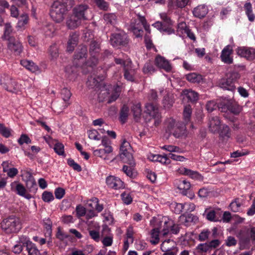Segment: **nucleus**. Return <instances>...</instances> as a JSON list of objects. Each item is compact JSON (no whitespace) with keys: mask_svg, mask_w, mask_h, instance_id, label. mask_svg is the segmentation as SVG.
Masks as SVG:
<instances>
[{"mask_svg":"<svg viewBox=\"0 0 255 255\" xmlns=\"http://www.w3.org/2000/svg\"><path fill=\"white\" fill-rule=\"evenodd\" d=\"M124 70V76L125 78L129 81H134V75L135 74V70L133 69L130 66H129L128 65H127V66H125Z\"/></svg>","mask_w":255,"mask_h":255,"instance_id":"obj_25","label":"nucleus"},{"mask_svg":"<svg viewBox=\"0 0 255 255\" xmlns=\"http://www.w3.org/2000/svg\"><path fill=\"white\" fill-rule=\"evenodd\" d=\"M238 199H236L234 201L232 202L230 204L229 206L231 210L234 212H237L241 206V204L238 202Z\"/></svg>","mask_w":255,"mask_h":255,"instance_id":"obj_62","label":"nucleus"},{"mask_svg":"<svg viewBox=\"0 0 255 255\" xmlns=\"http://www.w3.org/2000/svg\"><path fill=\"white\" fill-rule=\"evenodd\" d=\"M183 93L191 102L197 101L198 99V94L192 90H185Z\"/></svg>","mask_w":255,"mask_h":255,"instance_id":"obj_30","label":"nucleus"},{"mask_svg":"<svg viewBox=\"0 0 255 255\" xmlns=\"http://www.w3.org/2000/svg\"><path fill=\"white\" fill-rule=\"evenodd\" d=\"M142 70L144 74H151L155 71V69L151 63L147 62L144 64Z\"/></svg>","mask_w":255,"mask_h":255,"instance_id":"obj_49","label":"nucleus"},{"mask_svg":"<svg viewBox=\"0 0 255 255\" xmlns=\"http://www.w3.org/2000/svg\"><path fill=\"white\" fill-rule=\"evenodd\" d=\"M219 135L224 139H228L231 136V130L229 126L223 125L219 129Z\"/></svg>","mask_w":255,"mask_h":255,"instance_id":"obj_33","label":"nucleus"},{"mask_svg":"<svg viewBox=\"0 0 255 255\" xmlns=\"http://www.w3.org/2000/svg\"><path fill=\"white\" fill-rule=\"evenodd\" d=\"M129 108L126 105H124L120 109L119 119L122 124H125L128 119Z\"/></svg>","mask_w":255,"mask_h":255,"instance_id":"obj_21","label":"nucleus"},{"mask_svg":"<svg viewBox=\"0 0 255 255\" xmlns=\"http://www.w3.org/2000/svg\"><path fill=\"white\" fill-rule=\"evenodd\" d=\"M100 51V44L97 41L92 39L89 46V53L90 55L99 56Z\"/></svg>","mask_w":255,"mask_h":255,"instance_id":"obj_22","label":"nucleus"},{"mask_svg":"<svg viewBox=\"0 0 255 255\" xmlns=\"http://www.w3.org/2000/svg\"><path fill=\"white\" fill-rule=\"evenodd\" d=\"M186 79L192 83H200L203 81L202 76L195 73H192L186 75Z\"/></svg>","mask_w":255,"mask_h":255,"instance_id":"obj_31","label":"nucleus"},{"mask_svg":"<svg viewBox=\"0 0 255 255\" xmlns=\"http://www.w3.org/2000/svg\"><path fill=\"white\" fill-rule=\"evenodd\" d=\"M120 158L123 162L126 163L131 166H134L135 165L132 152H127L125 154H123Z\"/></svg>","mask_w":255,"mask_h":255,"instance_id":"obj_26","label":"nucleus"},{"mask_svg":"<svg viewBox=\"0 0 255 255\" xmlns=\"http://www.w3.org/2000/svg\"><path fill=\"white\" fill-rule=\"evenodd\" d=\"M56 238L60 241H63L65 239L69 238V236L64 233H63L60 227L57 228V232L56 235Z\"/></svg>","mask_w":255,"mask_h":255,"instance_id":"obj_59","label":"nucleus"},{"mask_svg":"<svg viewBox=\"0 0 255 255\" xmlns=\"http://www.w3.org/2000/svg\"><path fill=\"white\" fill-rule=\"evenodd\" d=\"M196 250L199 254H203L211 251L208 243L200 244L196 247Z\"/></svg>","mask_w":255,"mask_h":255,"instance_id":"obj_46","label":"nucleus"},{"mask_svg":"<svg viewBox=\"0 0 255 255\" xmlns=\"http://www.w3.org/2000/svg\"><path fill=\"white\" fill-rule=\"evenodd\" d=\"M230 101L224 100L218 103V108L222 112H226L229 110Z\"/></svg>","mask_w":255,"mask_h":255,"instance_id":"obj_39","label":"nucleus"},{"mask_svg":"<svg viewBox=\"0 0 255 255\" xmlns=\"http://www.w3.org/2000/svg\"><path fill=\"white\" fill-rule=\"evenodd\" d=\"M191 114L192 109L191 106L190 105L185 106L183 112V120L185 122V125L190 122Z\"/></svg>","mask_w":255,"mask_h":255,"instance_id":"obj_36","label":"nucleus"},{"mask_svg":"<svg viewBox=\"0 0 255 255\" xmlns=\"http://www.w3.org/2000/svg\"><path fill=\"white\" fill-rule=\"evenodd\" d=\"M104 19L107 24L114 25L117 22V16L114 13H106L104 15Z\"/></svg>","mask_w":255,"mask_h":255,"instance_id":"obj_37","label":"nucleus"},{"mask_svg":"<svg viewBox=\"0 0 255 255\" xmlns=\"http://www.w3.org/2000/svg\"><path fill=\"white\" fill-rule=\"evenodd\" d=\"M232 52L233 49L232 47L229 45L226 46L222 51L221 58L222 61L228 64L232 63L233 59L230 56Z\"/></svg>","mask_w":255,"mask_h":255,"instance_id":"obj_18","label":"nucleus"},{"mask_svg":"<svg viewBox=\"0 0 255 255\" xmlns=\"http://www.w3.org/2000/svg\"><path fill=\"white\" fill-rule=\"evenodd\" d=\"M218 108V104L214 101H208L206 105V109L209 113H211Z\"/></svg>","mask_w":255,"mask_h":255,"instance_id":"obj_51","label":"nucleus"},{"mask_svg":"<svg viewBox=\"0 0 255 255\" xmlns=\"http://www.w3.org/2000/svg\"><path fill=\"white\" fill-rule=\"evenodd\" d=\"M210 233V231L208 230H204L199 234L198 236V240L200 242L205 241L208 239Z\"/></svg>","mask_w":255,"mask_h":255,"instance_id":"obj_53","label":"nucleus"},{"mask_svg":"<svg viewBox=\"0 0 255 255\" xmlns=\"http://www.w3.org/2000/svg\"><path fill=\"white\" fill-rule=\"evenodd\" d=\"M67 162L68 165L70 167H72L74 170L78 172H80L82 170V168L80 165L76 163L73 159H69Z\"/></svg>","mask_w":255,"mask_h":255,"instance_id":"obj_58","label":"nucleus"},{"mask_svg":"<svg viewBox=\"0 0 255 255\" xmlns=\"http://www.w3.org/2000/svg\"><path fill=\"white\" fill-rule=\"evenodd\" d=\"M244 8L249 20L252 22L254 21L255 18V16L253 13L252 6L251 2H246L244 5Z\"/></svg>","mask_w":255,"mask_h":255,"instance_id":"obj_34","label":"nucleus"},{"mask_svg":"<svg viewBox=\"0 0 255 255\" xmlns=\"http://www.w3.org/2000/svg\"><path fill=\"white\" fill-rule=\"evenodd\" d=\"M91 57L88 61L86 62V65L88 67H93L96 66L98 63V55H90Z\"/></svg>","mask_w":255,"mask_h":255,"instance_id":"obj_48","label":"nucleus"},{"mask_svg":"<svg viewBox=\"0 0 255 255\" xmlns=\"http://www.w3.org/2000/svg\"><path fill=\"white\" fill-rule=\"evenodd\" d=\"M180 172L183 174L188 175L192 178L200 179L203 177L198 172L192 171L186 168H183L180 169Z\"/></svg>","mask_w":255,"mask_h":255,"instance_id":"obj_28","label":"nucleus"},{"mask_svg":"<svg viewBox=\"0 0 255 255\" xmlns=\"http://www.w3.org/2000/svg\"><path fill=\"white\" fill-rule=\"evenodd\" d=\"M76 212L77 217L80 218L85 215L86 209L81 205H78L76 206Z\"/></svg>","mask_w":255,"mask_h":255,"instance_id":"obj_57","label":"nucleus"},{"mask_svg":"<svg viewBox=\"0 0 255 255\" xmlns=\"http://www.w3.org/2000/svg\"><path fill=\"white\" fill-rule=\"evenodd\" d=\"M162 21H156L152 24L161 32H165L168 34H171L175 32V30L172 28V21L166 13L160 14Z\"/></svg>","mask_w":255,"mask_h":255,"instance_id":"obj_7","label":"nucleus"},{"mask_svg":"<svg viewBox=\"0 0 255 255\" xmlns=\"http://www.w3.org/2000/svg\"><path fill=\"white\" fill-rule=\"evenodd\" d=\"M182 218H185V222L186 223L194 222L195 223L198 218L197 216L193 215L192 214H184L181 216Z\"/></svg>","mask_w":255,"mask_h":255,"instance_id":"obj_50","label":"nucleus"},{"mask_svg":"<svg viewBox=\"0 0 255 255\" xmlns=\"http://www.w3.org/2000/svg\"><path fill=\"white\" fill-rule=\"evenodd\" d=\"M11 130L6 128L4 124H0V133L4 137L8 138L11 135Z\"/></svg>","mask_w":255,"mask_h":255,"instance_id":"obj_45","label":"nucleus"},{"mask_svg":"<svg viewBox=\"0 0 255 255\" xmlns=\"http://www.w3.org/2000/svg\"><path fill=\"white\" fill-rule=\"evenodd\" d=\"M238 55L244 57L249 60L255 59V49L247 47H239L237 51Z\"/></svg>","mask_w":255,"mask_h":255,"instance_id":"obj_14","label":"nucleus"},{"mask_svg":"<svg viewBox=\"0 0 255 255\" xmlns=\"http://www.w3.org/2000/svg\"><path fill=\"white\" fill-rule=\"evenodd\" d=\"M67 10L65 3L58 0L55 1L51 6L50 15L55 22L60 23L63 20L64 15Z\"/></svg>","mask_w":255,"mask_h":255,"instance_id":"obj_5","label":"nucleus"},{"mask_svg":"<svg viewBox=\"0 0 255 255\" xmlns=\"http://www.w3.org/2000/svg\"><path fill=\"white\" fill-rule=\"evenodd\" d=\"M174 103V100L173 94L168 93L164 96L162 104L165 109H169L173 106Z\"/></svg>","mask_w":255,"mask_h":255,"instance_id":"obj_24","label":"nucleus"},{"mask_svg":"<svg viewBox=\"0 0 255 255\" xmlns=\"http://www.w3.org/2000/svg\"><path fill=\"white\" fill-rule=\"evenodd\" d=\"M49 53L52 59H57L59 56L58 48L56 44H53L50 46Z\"/></svg>","mask_w":255,"mask_h":255,"instance_id":"obj_43","label":"nucleus"},{"mask_svg":"<svg viewBox=\"0 0 255 255\" xmlns=\"http://www.w3.org/2000/svg\"><path fill=\"white\" fill-rule=\"evenodd\" d=\"M1 228L7 234L16 233L21 228L20 219L14 215L9 216L2 221Z\"/></svg>","mask_w":255,"mask_h":255,"instance_id":"obj_2","label":"nucleus"},{"mask_svg":"<svg viewBox=\"0 0 255 255\" xmlns=\"http://www.w3.org/2000/svg\"><path fill=\"white\" fill-rule=\"evenodd\" d=\"M137 18L133 20L130 24L131 31L136 38H142L143 35V26L146 24L144 16L137 14Z\"/></svg>","mask_w":255,"mask_h":255,"instance_id":"obj_8","label":"nucleus"},{"mask_svg":"<svg viewBox=\"0 0 255 255\" xmlns=\"http://www.w3.org/2000/svg\"><path fill=\"white\" fill-rule=\"evenodd\" d=\"M7 46L8 48L15 53L16 54H19L22 51V46L21 43L16 40L15 38H10L9 40L7 41Z\"/></svg>","mask_w":255,"mask_h":255,"instance_id":"obj_19","label":"nucleus"},{"mask_svg":"<svg viewBox=\"0 0 255 255\" xmlns=\"http://www.w3.org/2000/svg\"><path fill=\"white\" fill-rule=\"evenodd\" d=\"M15 185V190L16 192V193L20 196L28 198L25 196L26 189L24 186L21 183H18L16 182H14L11 184V188H13Z\"/></svg>","mask_w":255,"mask_h":255,"instance_id":"obj_32","label":"nucleus"},{"mask_svg":"<svg viewBox=\"0 0 255 255\" xmlns=\"http://www.w3.org/2000/svg\"><path fill=\"white\" fill-rule=\"evenodd\" d=\"M131 112L133 113L134 119L135 120H138L141 115V105L139 103H138L135 105H133L131 107Z\"/></svg>","mask_w":255,"mask_h":255,"instance_id":"obj_35","label":"nucleus"},{"mask_svg":"<svg viewBox=\"0 0 255 255\" xmlns=\"http://www.w3.org/2000/svg\"><path fill=\"white\" fill-rule=\"evenodd\" d=\"M21 18L18 20V26L22 27L27 23L28 20V16L26 14H22L21 16Z\"/></svg>","mask_w":255,"mask_h":255,"instance_id":"obj_63","label":"nucleus"},{"mask_svg":"<svg viewBox=\"0 0 255 255\" xmlns=\"http://www.w3.org/2000/svg\"><path fill=\"white\" fill-rule=\"evenodd\" d=\"M165 124L166 132L169 134H173L176 138H179L183 135L185 129L184 123L176 122L173 118H169L167 119Z\"/></svg>","mask_w":255,"mask_h":255,"instance_id":"obj_4","label":"nucleus"},{"mask_svg":"<svg viewBox=\"0 0 255 255\" xmlns=\"http://www.w3.org/2000/svg\"><path fill=\"white\" fill-rule=\"evenodd\" d=\"M191 187L190 182L184 180L180 182L178 185V188L180 190H182V194L186 195L187 190H188Z\"/></svg>","mask_w":255,"mask_h":255,"instance_id":"obj_42","label":"nucleus"},{"mask_svg":"<svg viewBox=\"0 0 255 255\" xmlns=\"http://www.w3.org/2000/svg\"><path fill=\"white\" fill-rule=\"evenodd\" d=\"M25 177L27 189L30 192H35L37 189V184L32 173L29 171H26Z\"/></svg>","mask_w":255,"mask_h":255,"instance_id":"obj_16","label":"nucleus"},{"mask_svg":"<svg viewBox=\"0 0 255 255\" xmlns=\"http://www.w3.org/2000/svg\"><path fill=\"white\" fill-rule=\"evenodd\" d=\"M42 200L45 202H49L54 200L52 193L48 191H44L42 195Z\"/></svg>","mask_w":255,"mask_h":255,"instance_id":"obj_54","label":"nucleus"},{"mask_svg":"<svg viewBox=\"0 0 255 255\" xmlns=\"http://www.w3.org/2000/svg\"><path fill=\"white\" fill-rule=\"evenodd\" d=\"M18 142L20 145H22L23 143H30L31 140L26 134H22L20 137L18 139Z\"/></svg>","mask_w":255,"mask_h":255,"instance_id":"obj_55","label":"nucleus"},{"mask_svg":"<svg viewBox=\"0 0 255 255\" xmlns=\"http://www.w3.org/2000/svg\"><path fill=\"white\" fill-rule=\"evenodd\" d=\"M87 56V48L85 45H80L74 55L73 63L76 66H79L80 63V60H83Z\"/></svg>","mask_w":255,"mask_h":255,"instance_id":"obj_12","label":"nucleus"},{"mask_svg":"<svg viewBox=\"0 0 255 255\" xmlns=\"http://www.w3.org/2000/svg\"><path fill=\"white\" fill-rule=\"evenodd\" d=\"M155 64L158 67L165 70L166 72H169L171 70L172 67L168 61L160 55L156 57Z\"/></svg>","mask_w":255,"mask_h":255,"instance_id":"obj_17","label":"nucleus"},{"mask_svg":"<svg viewBox=\"0 0 255 255\" xmlns=\"http://www.w3.org/2000/svg\"><path fill=\"white\" fill-rule=\"evenodd\" d=\"M221 127V120L218 116H210L209 118L208 128L209 130L214 133L219 132Z\"/></svg>","mask_w":255,"mask_h":255,"instance_id":"obj_13","label":"nucleus"},{"mask_svg":"<svg viewBox=\"0 0 255 255\" xmlns=\"http://www.w3.org/2000/svg\"><path fill=\"white\" fill-rule=\"evenodd\" d=\"M26 250L28 253V255H40L39 251L37 249L35 245L32 243H29L27 245Z\"/></svg>","mask_w":255,"mask_h":255,"instance_id":"obj_41","label":"nucleus"},{"mask_svg":"<svg viewBox=\"0 0 255 255\" xmlns=\"http://www.w3.org/2000/svg\"><path fill=\"white\" fill-rule=\"evenodd\" d=\"M107 185L111 188L118 189L124 187V182L118 177L110 175L106 178Z\"/></svg>","mask_w":255,"mask_h":255,"instance_id":"obj_15","label":"nucleus"},{"mask_svg":"<svg viewBox=\"0 0 255 255\" xmlns=\"http://www.w3.org/2000/svg\"><path fill=\"white\" fill-rule=\"evenodd\" d=\"M121 197L123 201L126 204H129L132 201V198L129 193H127L125 192H123L121 194Z\"/></svg>","mask_w":255,"mask_h":255,"instance_id":"obj_56","label":"nucleus"},{"mask_svg":"<svg viewBox=\"0 0 255 255\" xmlns=\"http://www.w3.org/2000/svg\"><path fill=\"white\" fill-rule=\"evenodd\" d=\"M160 249L161 251H169V250L178 249V248L175 241L169 239L162 242L160 245Z\"/></svg>","mask_w":255,"mask_h":255,"instance_id":"obj_20","label":"nucleus"},{"mask_svg":"<svg viewBox=\"0 0 255 255\" xmlns=\"http://www.w3.org/2000/svg\"><path fill=\"white\" fill-rule=\"evenodd\" d=\"M229 111L235 115H238L241 112L242 108L236 103L231 101Z\"/></svg>","mask_w":255,"mask_h":255,"instance_id":"obj_44","label":"nucleus"},{"mask_svg":"<svg viewBox=\"0 0 255 255\" xmlns=\"http://www.w3.org/2000/svg\"><path fill=\"white\" fill-rule=\"evenodd\" d=\"M78 35L74 32L70 35L68 42L73 44V45H77L78 44Z\"/></svg>","mask_w":255,"mask_h":255,"instance_id":"obj_60","label":"nucleus"},{"mask_svg":"<svg viewBox=\"0 0 255 255\" xmlns=\"http://www.w3.org/2000/svg\"><path fill=\"white\" fill-rule=\"evenodd\" d=\"M0 85L7 91L18 94L20 92L19 85L11 78L4 76L0 80Z\"/></svg>","mask_w":255,"mask_h":255,"instance_id":"obj_10","label":"nucleus"},{"mask_svg":"<svg viewBox=\"0 0 255 255\" xmlns=\"http://www.w3.org/2000/svg\"><path fill=\"white\" fill-rule=\"evenodd\" d=\"M134 166H128L126 165L123 167V171L128 176L132 177L133 175V168Z\"/></svg>","mask_w":255,"mask_h":255,"instance_id":"obj_64","label":"nucleus"},{"mask_svg":"<svg viewBox=\"0 0 255 255\" xmlns=\"http://www.w3.org/2000/svg\"><path fill=\"white\" fill-rule=\"evenodd\" d=\"M159 229L156 228L153 229L151 231V237L152 240H150V243L152 245H156L159 242Z\"/></svg>","mask_w":255,"mask_h":255,"instance_id":"obj_38","label":"nucleus"},{"mask_svg":"<svg viewBox=\"0 0 255 255\" xmlns=\"http://www.w3.org/2000/svg\"><path fill=\"white\" fill-rule=\"evenodd\" d=\"M110 42L114 47L126 46L128 43V36L125 33H113L111 35Z\"/></svg>","mask_w":255,"mask_h":255,"instance_id":"obj_11","label":"nucleus"},{"mask_svg":"<svg viewBox=\"0 0 255 255\" xmlns=\"http://www.w3.org/2000/svg\"><path fill=\"white\" fill-rule=\"evenodd\" d=\"M145 113L150 117L149 121L153 123L156 127L158 126L161 121L157 106L153 103H148L145 106Z\"/></svg>","mask_w":255,"mask_h":255,"instance_id":"obj_9","label":"nucleus"},{"mask_svg":"<svg viewBox=\"0 0 255 255\" xmlns=\"http://www.w3.org/2000/svg\"><path fill=\"white\" fill-rule=\"evenodd\" d=\"M89 11V7L86 4H80L75 6L72 9V13L68 17L66 21L68 28H76L83 21L88 20Z\"/></svg>","mask_w":255,"mask_h":255,"instance_id":"obj_1","label":"nucleus"},{"mask_svg":"<svg viewBox=\"0 0 255 255\" xmlns=\"http://www.w3.org/2000/svg\"><path fill=\"white\" fill-rule=\"evenodd\" d=\"M64 145L60 142H57L54 145V150L55 152L59 155H65L64 149Z\"/></svg>","mask_w":255,"mask_h":255,"instance_id":"obj_47","label":"nucleus"},{"mask_svg":"<svg viewBox=\"0 0 255 255\" xmlns=\"http://www.w3.org/2000/svg\"><path fill=\"white\" fill-rule=\"evenodd\" d=\"M237 237L239 238L240 249L244 250L250 248V241H255V228L243 229L237 233Z\"/></svg>","mask_w":255,"mask_h":255,"instance_id":"obj_3","label":"nucleus"},{"mask_svg":"<svg viewBox=\"0 0 255 255\" xmlns=\"http://www.w3.org/2000/svg\"><path fill=\"white\" fill-rule=\"evenodd\" d=\"M12 31V29L10 24L9 23H5L4 34L2 36L3 39L8 41L10 38H14V37L10 36Z\"/></svg>","mask_w":255,"mask_h":255,"instance_id":"obj_40","label":"nucleus"},{"mask_svg":"<svg viewBox=\"0 0 255 255\" xmlns=\"http://www.w3.org/2000/svg\"><path fill=\"white\" fill-rule=\"evenodd\" d=\"M240 78V75L237 72H233L227 75L226 79H221L219 83V86L224 89L231 92H234L236 89V83Z\"/></svg>","mask_w":255,"mask_h":255,"instance_id":"obj_6","label":"nucleus"},{"mask_svg":"<svg viewBox=\"0 0 255 255\" xmlns=\"http://www.w3.org/2000/svg\"><path fill=\"white\" fill-rule=\"evenodd\" d=\"M21 64L32 72H35L38 70V66L31 61L22 60L20 61Z\"/></svg>","mask_w":255,"mask_h":255,"instance_id":"obj_27","label":"nucleus"},{"mask_svg":"<svg viewBox=\"0 0 255 255\" xmlns=\"http://www.w3.org/2000/svg\"><path fill=\"white\" fill-rule=\"evenodd\" d=\"M61 97L65 101H68L71 96V93L69 89L64 88L61 90Z\"/></svg>","mask_w":255,"mask_h":255,"instance_id":"obj_52","label":"nucleus"},{"mask_svg":"<svg viewBox=\"0 0 255 255\" xmlns=\"http://www.w3.org/2000/svg\"><path fill=\"white\" fill-rule=\"evenodd\" d=\"M207 12V7L203 5H198L194 9L193 11L194 15L200 18L204 17Z\"/></svg>","mask_w":255,"mask_h":255,"instance_id":"obj_23","label":"nucleus"},{"mask_svg":"<svg viewBox=\"0 0 255 255\" xmlns=\"http://www.w3.org/2000/svg\"><path fill=\"white\" fill-rule=\"evenodd\" d=\"M54 194L56 198L58 199H61L65 195V191L63 188L61 187H58L55 189Z\"/></svg>","mask_w":255,"mask_h":255,"instance_id":"obj_61","label":"nucleus"},{"mask_svg":"<svg viewBox=\"0 0 255 255\" xmlns=\"http://www.w3.org/2000/svg\"><path fill=\"white\" fill-rule=\"evenodd\" d=\"M129 152H133L132 148L130 143L125 139L120 146V157L123 154H125Z\"/></svg>","mask_w":255,"mask_h":255,"instance_id":"obj_29","label":"nucleus"}]
</instances>
